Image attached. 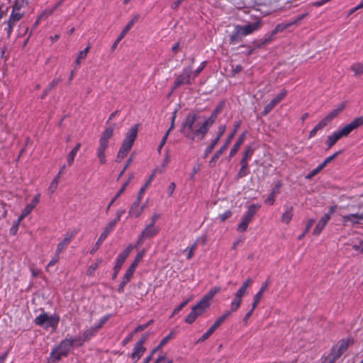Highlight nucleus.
Listing matches in <instances>:
<instances>
[{"instance_id":"nucleus-1","label":"nucleus","mask_w":363,"mask_h":363,"mask_svg":"<svg viewBox=\"0 0 363 363\" xmlns=\"http://www.w3.org/2000/svg\"><path fill=\"white\" fill-rule=\"evenodd\" d=\"M197 118L194 113H188L180 129L182 135L191 141L203 140L210 129L205 121L202 124L197 123Z\"/></svg>"},{"instance_id":"nucleus-2","label":"nucleus","mask_w":363,"mask_h":363,"mask_svg":"<svg viewBox=\"0 0 363 363\" xmlns=\"http://www.w3.org/2000/svg\"><path fill=\"white\" fill-rule=\"evenodd\" d=\"M138 128L139 124H135L132 126L125 134L116 157V162H121L128 155L138 137Z\"/></svg>"},{"instance_id":"nucleus-3","label":"nucleus","mask_w":363,"mask_h":363,"mask_svg":"<svg viewBox=\"0 0 363 363\" xmlns=\"http://www.w3.org/2000/svg\"><path fill=\"white\" fill-rule=\"evenodd\" d=\"M76 346V342L73 337L65 338L51 351L48 359V363H58L62 357H67L71 349Z\"/></svg>"},{"instance_id":"nucleus-4","label":"nucleus","mask_w":363,"mask_h":363,"mask_svg":"<svg viewBox=\"0 0 363 363\" xmlns=\"http://www.w3.org/2000/svg\"><path fill=\"white\" fill-rule=\"evenodd\" d=\"M114 128L108 126L105 128L99 138V145L96 150V155L99 162L104 164L106 162V150L108 147L109 140L113 137Z\"/></svg>"},{"instance_id":"nucleus-5","label":"nucleus","mask_w":363,"mask_h":363,"mask_svg":"<svg viewBox=\"0 0 363 363\" xmlns=\"http://www.w3.org/2000/svg\"><path fill=\"white\" fill-rule=\"evenodd\" d=\"M23 1V0L21 2H20V1H16L13 6L12 11L9 16L8 21L6 22L7 27L6 28V31L8 38H10L16 24L20 21L24 16V12L21 11Z\"/></svg>"},{"instance_id":"nucleus-6","label":"nucleus","mask_w":363,"mask_h":363,"mask_svg":"<svg viewBox=\"0 0 363 363\" xmlns=\"http://www.w3.org/2000/svg\"><path fill=\"white\" fill-rule=\"evenodd\" d=\"M240 121H238L235 124H234L233 130L231 132V133L228 136L226 141L224 142V144L220 147V149L216 151V152L213 155V156L209 161L208 164L211 167H215L218 160L226 151L230 143L232 141V139L234 138L238 128H240Z\"/></svg>"},{"instance_id":"nucleus-7","label":"nucleus","mask_w":363,"mask_h":363,"mask_svg":"<svg viewBox=\"0 0 363 363\" xmlns=\"http://www.w3.org/2000/svg\"><path fill=\"white\" fill-rule=\"evenodd\" d=\"M259 208L260 206L257 204H251L248 206L247 211L243 216L242 221L238 225L237 230L238 232L244 233L247 230L248 225L252 221L255 215Z\"/></svg>"},{"instance_id":"nucleus-8","label":"nucleus","mask_w":363,"mask_h":363,"mask_svg":"<svg viewBox=\"0 0 363 363\" xmlns=\"http://www.w3.org/2000/svg\"><path fill=\"white\" fill-rule=\"evenodd\" d=\"M133 245H128L123 252H121L116 259V263L113 268V274L112 278L114 279L117 277L123 263L125 262L126 258L129 256L131 250H133Z\"/></svg>"},{"instance_id":"nucleus-9","label":"nucleus","mask_w":363,"mask_h":363,"mask_svg":"<svg viewBox=\"0 0 363 363\" xmlns=\"http://www.w3.org/2000/svg\"><path fill=\"white\" fill-rule=\"evenodd\" d=\"M362 125H363V116L354 118L350 123L347 124L342 128L339 129L337 131L339 133V135L342 136V138L347 137L354 130L361 127Z\"/></svg>"},{"instance_id":"nucleus-10","label":"nucleus","mask_w":363,"mask_h":363,"mask_svg":"<svg viewBox=\"0 0 363 363\" xmlns=\"http://www.w3.org/2000/svg\"><path fill=\"white\" fill-rule=\"evenodd\" d=\"M99 332V330L94 325L91 328L85 330L81 337H73L76 342L77 347L82 346L86 342L89 341L94 337H95Z\"/></svg>"},{"instance_id":"nucleus-11","label":"nucleus","mask_w":363,"mask_h":363,"mask_svg":"<svg viewBox=\"0 0 363 363\" xmlns=\"http://www.w3.org/2000/svg\"><path fill=\"white\" fill-rule=\"evenodd\" d=\"M147 336H143L134 346L131 354V359L133 363H136L140 357L144 354L146 348L143 346L146 340Z\"/></svg>"},{"instance_id":"nucleus-12","label":"nucleus","mask_w":363,"mask_h":363,"mask_svg":"<svg viewBox=\"0 0 363 363\" xmlns=\"http://www.w3.org/2000/svg\"><path fill=\"white\" fill-rule=\"evenodd\" d=\"M191 68L188 67L183 69L181 74L177 76L174 83V89H177L182 84H191Z\"/></svg>"},{"instance_id":"nucleus-13","label":"nucleus","mask_w":363,"mask_h":363,"mask_svg":"<svg viewBox=\"0 0 363 363\" xmlns=\"http://www.w3.org/2000/svg\"><path fill=\"white\" fill-rule=\"evenodd\" d=\"M348 345V341L342 339L332 347L330 354L337 360L347 350Z\"/></svg>"},{"instance_id":"nucleus-14","label":"nucleus","mask_w":363,"mask_h":363,"mask_svg":"<svg viewBox=\"0 0 363 363\" xmlns=\"http://www.w3.org/2000/svg\"><path fill=\"white\" fill-rule=\"evenodd\" d=\"M306 16V13L301 14L288 23H281L277 24L272 31L271 35L273 36L277 34L278 33L284 31V30L291 27L293 25L298 24L302 19L305 18Z\"/></svg>"},{"instance_id":"nucleus-15","label":"nucleus","mask_w":363,"mask_h":363,"mask_svg":"<svg viewBox=\"0 0 363 363\" xmlns=\"http://www.w3.org/2000/svg\"><path fill=\"white\" fill-rule=\"evenodd\" d=\"M287 91L283 89L279 94H278L269 104H267L263 111L264 116L267 115L279 103H280L286 96Z\"/></svg>"},{"instance_id":"nucleus-16","label":"nucleus","mask_w":363,"mask_h":363,"mask_svg":"<svg viewBox=\"0 0 363 363\" xmlns=\"http://www.w3.org/2000/svg\"><path fill=\"white\" fill-rule=\"evenodd\" d=\"M77 234V230L67 232L65 235L63 240L57 244L56 248V251H57V253L61 254L65 250H66V248L68 247V245L70 244V242H72V240L76 236Z\"/></svg>"},{"instance_id":"nucleus-17","label":"nucleus","mask_w":363,"mask_h":363,"mask_svg":"<svg viewBox=\"0 0 363 363\" xmlns=\"http://www.w3.org/2000/svg\"><path fill=\"white\" fill-rule=\"evenodd\" d=\"M113 230L112 224H107L102 233L100 235L95 245L91 250L90 253L94 255L96 251L99 248L100 245L106 239L108 235Z\"/></svg>"},{"instance_id":"nucleus-18","label":"nucleus","mask_w":363,"mask_h":363,"mask_svg":"<svg viewBox=\"0 0 363 363\" xmlns=\"http://www.w3.org/2000/svg\"><path fill=\"white\" fill-rule=\"evenodd\" d=\"M143 199L137 196L134 202L131 204L128 211L129 216L138 218L143 213V208L140 207V203Z\"/></svg>"},{"instance_id":"nucleus-19","label":"nucleus","mask_w":363,"mask_h":363,"mask_svg":"<svg viewBox=\"0 0 363 363\" xmlns=\"http://www.w3.org/2000/svg\"><path fill=\"white\" fill-rule=\"evenodd\" d=\"M261 28V22L259 21H257L252 23H248L247 25L241 26L240 25V29L244 36H247L253 33L255 31L259 30Z\"/></svg>"},{"instance_id":"nucleus-20","label":"nucleus","mask_w":363,"mask_h":363,"mask_svg":"<svg viewBox=\"0 0 363 363\" xmlns=\"http://www.w3.org/2000/svg\"><path fill=\"white\" fill-rule=\"evenodd\" d=\"M210 303L202 298L191 310L195 312L196 315L199 317L203 315L206 311L209 308Z\"/></svg>"},{"instance_id":"nucleus-21","label":"nucleus","mask_w":363,"mask_h":363,"mask_svg":"<svg viewBox=\"0 0 363 363\" xmlns=\"http://www.w3.org/2000/svg\"><path fill=\"white\" fill-rule=\"evenodd\" d=\"M244 35L242 34L241 29H240V25H236L234 27V30L230 35L229 43L231 45H235L242 41L244 38Z\"/></svg>"},{"instance_id":"nucleus-22","label":"nucleus","mask_w":363,"mask_h":363,"mask_svg":"<svg viewBox=\"0 0 363 363\" xmlns=\"http://www.w3.org/2000/svg\"><path fill=\"white\" fill-rule=\"evenodd\" d=\"M138 21V16H135L125 26V28L121 31V34L116 39V40L114 42V43L112 45V49L114 50L118 43L125 37V35L128 33V31L132 28L135 22Z\"/></svg>"},{"instance_id":"nucleus-23","label":"nucleus","mask_w":363,"mask_h":363,"mask_svg":"<svg viewBox=\"0 0 363 363\" xmlns=\"http://www.w3.org/2000/svg\"><path fill=\"white\" fill-rule=\"evenodd\" d=\"M342 220L344 224H347V223H350L352 225L358 224L360 220H363V212L361 213H352L343 216Z\"/></svg>"},{"instance_id":"nucleus-24","label":"nucleus","mask_w":363,"mask_h":363,"mask_svg":"<svg viewBox=\"0 0 363 363\" xmlns=\"http://www.w3.org/2000/svg\"><path fill=\"white\" fill-rule=\"evenodd\" d=\"M329 220V215L324 214L318 220L315 228L313 229V235L315 236H318L321 233L325 225L328 224Z\"/></svg>"},{"instance_id":"nucleus-25","label":"nucleus","mask_w":363,"mask_h":363,"mask_svg":"<svg viewBox=\"0 0 363 363\" xmlns=\"http://www.w3.org/2000/svg\"><path fill=\"white\" fill-rule=\"evenodd\" d=\"M270 282L269 279H267L264 283H262L261 288L259 291L253 297V306L257 307L259 305L264 291L267 289Z\"/></svg>"},{"instance_id":"nucleus-26","label":"nucleus","mask_w":363,"mask_h":363,"mask_svg":"<svg viewBox=\"0 0 363 363\" xmlns=\"http://www.w3.org/2000/svg\"><path fill=\"white\" fill-rule=\"evenodd\" d=\"M160 232V228L155 225H152V224H148L144 230L142 231V236L146 237L147 238H151L156 235H157Z\"/></svg>"},{"instance_id":"nucleus-27","label":"nucleus","mask_w":363,"mask_h":363,"mask_svg":"<svg viewBox=\"0 0 363 363\" xmlns=\"http://www.w3.org/2000/svg\"><path fill=\"white\" fill-rule=\"evenodd\" d=\"M223 104L222 103L218 105L213 111L211 115L205 120L209 128H211L212 125L216 122L218 116L220 114L223 109Z\"/></svg>"},{"instance_id":"nucleus-28","label":"nucleus","mask_w":363,"mask_h":363,"mask_svg":"<svg viewBox=\"0 0 363 363\" xmlns=\"http://www.w3.org/2000/svg\"><path fill=\"white\" fill-rule=\"evenodd\" d=\"M245 135L246 132L242 133L239 138H238L235 143L233 145V147L231 148L229 154V157L231 158L234 157L236 153L238 152V150L240 149L241 145L244 143L245 140Z\"/></svg>"},{"instance_id":"nucleus-29","label":"nucleus","mask_w":363,"mask_h":363,"mask_svg":"<svg viewBox=\"0 0 363 363\" xmlns=\"http://www.w3.org/2000/svg\"><path fill=\"white\" fill-rule=\"evenodd\" d=\"M242 298H243V296L238 295L237 294H235L234 298L230 303V310L226 311L229 312L230 315L233 313L237 311L241 306V303L242 302Z\"/></svg>"},{"instance_id":"nucleus-30","label":"nucleus","mask_w":363,"mask_h":363,"mask_svg":"<svg viewBox=\"0 0 363 363\" xmlns=\"http://www.w3.org/2000/svg\"><path fill=\"white\" fill-rule=\"evenodd\" d=\"M65 167H66L65 165H63L60 168L57 176L52 181V182L49 186V189H48V191L50 192V194H53L55 191V190L57 189L60 177L63 174Z\"/></svg>"},{"instance_id":"nucleus-31","label":"nucleus","mask_w":363,"mask_h":363,"mask_svg":"<svg viewBox=\"0 0 363 363\" xmlns=\"http://www.w3.org/2000/svg\"><path fill=\"white\" fill-rule=\"evenodd\" d=\"M157 173V169H155L152 172V174L150 175L147 181L143 185V186L140 189L138 197L143 199V194H145V191L147 189V188L150 186V184L152 183V180L154 179L155 175Z\"/></svg>"},{"instance_id":"nucleus-32","label":"nucleus","mask_w":363,"mask_h":363,"mask_svg":"<svg viewBox=\"0 0 363 363\" xmlns=\"http://www.w3.org/2000/svg\"><path fill=\"white\" fill-rule=\"evenodd\" d=\"M345 108L343 104H340L336 108L331 111L325 118L330 123L335 117H337Z\"/></svg>"},{"instance_id":"nucleus-33","label":"nucleus","mask_w":363,"mask_h":363,"mask_svg":"<svg viewBox=\"0 0 363 363\" xmlns=\"http://www.w3.org/2000/svg\"><path fill=\"white\" fill-rule=\"evenodd\" d=\"M60 322V316L57 314H52V315H48V319L47 320L46 328L50 327L52 330H56Z\"/></svg>"},{"instance_id":"nucleus-34","label":"nucleus","mask_w":363,"mask_h":363,"mask_svg":"<svg viewBox=\"0 0 363 363\" xmlns=\"http://www.w3.org/2000/svg\"><path fill=\"white\" fill-rule=\"evenodd\" d=\"M340 138H342V136L339 135L337 131H335L332 135H328L327 140L325 141L328 149H330Z\"/></svg>"},{"instance_id":"nucleus-35","label":"nucleus","mask_w":363,"mask_h":363,"mask_svg":"<svg viewBox=\"0 0 363 363\" xmlns=\"http://www.w3.org/2000/svg\"><path fill=\"white\" fill-rule=\"evenodd\" d=\"M285 211L281 216V220L283 223L286 224H289L292 219L293 217V207L292 206H286Z\"/></svg>"},{"instance_id":"nucleus-36","label":"nucleus","mask_w":363,"mask_h":363,"mask_svg":"<svg viewBox=\"0 0 363 363\" xmlns=\"http://www.w3.org/2000/svg\"><path fill=\"white\" fill-rule=\"evenodd\" d=\"M175 335L176 332L174 330H171L170 333L160 341V344L155 349H153L154 351L157 352V350L163 347L165 345L168 343L169 340H171L175 337Z\"/></svg>"},{"instance_id":"nucleus-37","label":"nucleus","mask_w":363,"mask_h":363,"mask_svg":"<svg viewBox=\"0 0 363 363\" xmlns=\"http://www.w3.org/2000/svg\"><path fill=\"white\" fill-rule=\"evenodd\" d=\"M103 262L102 258H99L94 263H92L88 268L86 271V274L88 276L94 275L95 271L99 268V267L101 264Z\"/></svg>"},{"instance_id":"nucleus-38","label":"nucleus","mask_w":363,"mask_h":363,"mask_svg":"<svg viewBox=\"0 0 363 363\" xmlns=\"http://www.w3.org/2000/svg\"><path fill=\"white\" fill-rule=\"evenodd\" d=\"M128 185V182H125L122 185V186L121 187L119 191L117 192V194L115 195V196L111 199V201L108 203V205L106 208V212H108L109 211L111 206L113 204L115 201L124 192V191L125 190Z\"/></svg>"},{"instance_id":"nucleus-39","label":"nucleus","mask_w":363,"mask_h":363,"mask_svg":"<svg viewBox=\"0 0 363 363\" xmlns=\"http://www.w3.org/2000/svg\"><path fill=\"white\" fill-rule=\"evenodd\" d=\"M48 319V315L43 312L35 318L34 323L38 326H43L45 323H47Z\"/></svg>"},{"instance_id":"nucleus-40","label":"nucleus","mask_w":363,"mask_h":363,"mask_svg":"<svg viewBox=\"0 0 363 363\" xmlns=\"http://www.w3.org/2000/svg\"><path fill=\"white\" fill-rule=\"evenodd\" d=\"M89 50H90V45H88L86 48H84L83 50L79 52V53L78 54L77 59L75 60V64L77 65H78V66L80 65L82 60H84L86 57L87 54L89 52Z\"/></svg>"},{"instance_id":"nucleus-41","label":"nucleus","mask_w":363,"mask_h":363,"mask_svg":"<svg viewBox=\"0 0 363 363\" xmlns=\"http://www.w3.org/2000/svg\"><path fill=\"white\" fill-rule=\"evenodd\" d=\"M220 291V287L215 286L210 289V291L206 294L203 298L210 303L211 300Z\"/></svg>"},{"instance_id":"nucleus-42","label":"nucleus","mask_w":363,"mask_h":363,"mask_svg":"<svg viewBox=\"0 0 363 363\" xmlns=\"http://www.w3.org/2000/svg\"><path fill=\"white\" fill-rule=\"evenodd\" d=\"M350 69L354 72V75L359 77L363 74V63H354L351 65Z\"/></svg>"},{"instance_id":"nucleus-43","label":"nucleus","mask_w":363,"mask_h":363,"mask_svg":"<svg viewBox=\"0 0 363 363\" xmlns=\"http://www.w3.org/2000/svg\"><path fill=\"white\" fill-rule=\"evenodd\" d=\"M231 315L229 312L226 311L221 315L213 324L217 329L223 324L225 320Z\"/></svg>"},{"instance_id":"nucleus-44","label":"nucleus","mask_w":363,"mask_h":363,"mask_svg":"<svg viewBox=\"0 0 363 363\" xmlns=\"http://www.w3.org/2000/svg\"><path fill=\"white\" fill-rule=\"evenodd\" d=\"M314 222H315V220L313 218L308 219L307 220L306 228L304 229V231L298 237V240H301L306 236V235L309 232L310 229L313 226Z\"/></svg>"},{"instance_id":"nucleus-45","label":"nucleus","mask_w":363,"mask_h":363,"mask_svg":"<svg viewBox=\"0 0 363 363\" xmlns=\"http://www.w3.org/2000/svg\"><path fill=\"white\" fill-rule=\"evenodd\" d=\"M125 213V209H119L118 211H117V212L116 213L115 219L109 222L108 224H112L113 229L114 230L117 223L121 220L122 215L124 214Z\"/></svg>"},{"instance_id":"nucleus-46","label":"nucleus","mask_w":363,"mask_h":363,"mask_svg":"<svg viewBox=\"0 0 363 363\" xmlns=\"http://www.w3.org/2000/svg\"><path fill=\"white\" fill-rule=\"evenodd\" d=\"M249 173V167H241L235 176V179L239 180L240 179L246 177Z\"/></svg>"},{"instance_id":"nucleus-47","label":"nucleus","mask_w":363,"mask_h":363,"mask_svg":"<svg viewBox=\"0 0 363 363\" xmlns=\"http://www.w3.org/2000/svg\"><path fill=\"white\" fill-rule=\"evenodd\" d=\"M145 253V250H142L140 252H138V255H136V257H135L133 262L130 264V266H132L133 267L136 269L137 267L138 266L139 263L142 260L143 257H144Z\"/></svg>"},{"instance_id":"nucleus-48","label":"nucleus","mask_w":363,"mask_h":363,"mask_svg":"<svg viewBox=\"0 0 363 363\" xmlns=\"http://www.w3.org/2000/svg\"><path fill=\"white\" fill-rule=\"evenodd\" d=\"M219 141L218 139H214L212 140L211 143L206 147L204 152L203 158H206L208 155L212 152L216 145L218 144Z\"/></svg>"},{"instance_id":"nucleus-49","label":"nucleus","mask_w":363,"mask_h":363,"mask_svg":"<svg viewBox=\"0 0 363 363\" xmlns=\"http://www.w3.org/2000/svg\"><path fill=\"white\" fill-rule=\"evenodd\" d=\"M342 152V150L337 151L332 155L325 158V160L321 163L322 166H323L325 168L328 163L331 162L334 159H335Z\"/></svg>"},{"instance_id":"nucleus-50","label":"nucleus","mask_w":363,"mask_h":363,"mask_svg":"<svg viewBox=\"0 0 363 363\" xmlns=\"http://www.w3.org/2000/svg\"><path fill=\"white\" fill-rule=\"evenodd\" d=\"M197 245H198L197 241H195L191 246H190L189 247H187L185 250V251L188 250V254L186 256V259L188 260H190L193 257L194 251L196 250V249L197 247Z\"/></svg>"},{"instance_id":"nucleus-51","label":"nucleus","mask_w":363,"mask_h":363,"mask_svg":"<svg viewBox=\"0 0 363 363\" xmlns=\"http://www.w3.org/2000/svg\"><path fill=\"white\" fill-rule=\"evenodd\" d=\"M61 82L62 79L60 77L55 78L52 80V82L49 83L46 88L50 91L52 89H55Z\"/></svg>"},{"instance_id":"nucleus-52","label":"nucleus","mask_w":363,"mask_h":363,"mask_svg":"<svg viewBox=\"0 0 363 363\" xmlns=\"http://www.w3.org/2000/svg\"><path fill=\"white\" fill-rule=\"evenodd\" d=\"M254 149L250 146L247 147L242 158L249 160L252 157Z\"/></svg>"},{"instance_id":"nucleus-53","label":"nucleus","mask_w":363,"mask_h":363,"mask_svg":"<svg viewBox=\"0 0 363 363\" xmlns=\"http://www.w3.org/2000/svg\"><path fill=\"white\" fill-rule=\"evenodd\" d=\"M111 315H106L103 316L98 322L97 324L94 325V326L99 330L103 325L108 320Z\"/></svg>"},{"instance_id":"nucleus-54","label":"nucleus","mask_w":363,"mask_h":363,"mask_svg":"<svg viewBox=\"0 0 363 363\" xmlns=\"http://www.w3.org/2000/svg\"><path fill=\"white\" fill-rule=\"evenodd\" d=\"M135 271V268L133 267L132 266H130L128 269L126 270L123 278L125 280L130 281L132 277L133 276Z\"/></svg>"},{"instance_id":"nucleus-55","label":"nucleus","mask_w":363,"mask_h":363,"mask_svg":"<svg viewBox=\"0 0 363 363\" xmlns=\"http://www.w3.org/2000/svg\"><path fill=\"white\" fill-rule=\"evenodd\" d=\"M324 169V167L322 166L321 164H320L317 167H315V169H313L307 176H306V178L307 179H311L313 177L315 176L316 174H318L322 169Z\"/></svg>"},{"instance_id":"nucleus-56","label":"nucleus","mask_w":363,"mask_h":363,"mask_svg":"<svg viewBox=\"0 0 363 363\" xmlns=\"http://www.w3.org/2000/svg\"><path fill=\"white\" fill-rule=\"evenodd\" d=\"M133 155H131L130 157L126 161V164H125L124 167L123 168V169L120 172V174L118 175V177L117 179L118 180L123 175V174L125 173V170L128 168V167L133 162Z\"/></svg>"},{"instance_id":"nucleus-57","label":"nucleus","mask_w":363,"mask_h":363,"mask_svg":"<svg viewBox=\"0 0 363 363\" xmlns=\"http://www.w3.org/2000/svg\"><path fill=\"white\" fill-rule=\"evenodd\" d=\"M197 318L198 316L196 315L195 312L191 310L189 314L186 317L185 322L189 324H191Z\"/></svg>"},{"instance_id":"nucleus-58","label":"nucleus","mask_w":363,"mask_h":363,"mask_svg":"<svg viewBox=\"0 0 363 363\" xmlns=\"http://www.w3.org/2000/svg\"><path fill=\"white\" fill-rule=\"evenodd\" d=\"M60 253H57V251H55V255L52 257L50 261L49 262L47 268L54 266L60 259Z\"/></svg>"},{"instance_id":"nucleus-59","label":"nucleus","mask_w":363,"mask_h":363,"mask_svg":"<svg viewBox=\"0 0 363 363\" xmlns=\"http://www.w3.org/2000/svg\"><path fill=\"white\" fill-rule=\"evenodd\" d=\"M19 225H20V223L14 220L12 226L11 227V228L9 230V233L11 235H15L18 230Z\"/></svg>"},{"instance_id":"nucleus-60","label":"nucleus","mask_w":363,"mask_h":363,"mask_svg":"<svg viewBox=\"0 0 363 363\" xmlns=\"http://www.w3.org/2000/svg\"><path fill=\"white\" fill-rule=\"evenodd\" d=\"M257 307H254L253 306V303H252V307H251V309L245 314V315L244 316L243 318V323L247 325V321L249 320V318L252 316L254 311L255 310Z\"/></svg>"},{"instance_id":"nucleus-61","label":"nucleus","mask_w":363,"mask_h":363,"mask_svg":"<svg viewBox=\"0 0 363 363\" xmlns=\"http://www.w3.org/2000/svg\"><path fill=\"white\" fill-rule=\"evenodd\" d=\"M329 123V122L327 121V119L324 117L321 121H320L318 124L315 126L316 128V129H318V130H322L323 128H324Z\"/></svg>"},{"instance_id":"nucleus-62","label":"nucleus","mask_w":363,"mask_h":363,"mask_svg":"<svg viewBox=\"0 0 363 363\" xmlns=\"http://www.w3.org/2000/svg\"><path fill=\"white\" fill-rule=\"evenodd\" d=\"M28 30V27L23 23H21L18 29V36H23Z\"/></svg>"},{"instance_id":"nucleus-63","label":"nucleus","mask_w":363,"mask_h":363,"mask_svg":"<svg viewBox=\"0 0 363 363\" xmlns=\"http://www.w3.org/2000/svg\"><path fill=\"white\" fill-rule=\"evenodd\" d=\"M76 155H77V153L72 150H71V152L68 154L67 164L69 166H72L73 164Z\"/></svg>"},{"instance_id":"nucleus-64","label":"nucleus","mask_w":363,"mask_h":363,"mask_svg":"<svg viewBox=\"0 0 363 363\" xmlns=\"http://www.w3.org/2000/svg\"><path fill=\"white\" fill-rule=\"evenodd\" d=\"M232 216V212L230 210L225 211L224 213L219 215L220 221L223 222Z\"/></svg>"}]
</instances>
